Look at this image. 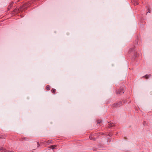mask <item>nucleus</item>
<instances>
[{"instance_id": "18", "label": "nucleus", "mask_w": 152, "mask_h": 152, "mask_svg": "<svg viewBox=\"0 0 152 152\" xmlns=\"http://www.w3.org/2000/svg\"><path fill=\"white\" fill-rule=\"evenodd\" d=\"M37 147H39L40 146V145L39 142H37Z\"/></svg>"}, {"instance_id": "22", "label": "nucleus", "mask_w": 152, "mask_h": 152, "mask_svg": "<svg viewBox=\"0 0 152 152\" xmlns=\"http://www.w3.org/2000/svg\"><path fill=\"white\" fill-rule=\"evenodd\" d=\"M20 0H18V2H19V1H20Z\"/></svg>"}, {"instance_id": "17", "label": "nucleus", "mask_w": 152, "mask_h": 152, "mask_svg": "<svg viewBox=\"0 0 152 152\" xmlns=\"http://www.w3.org/2000/svg\"><path fill=\"white\" fill-rule=\"evenodd\" d=\"M99 133H95L93 135H94V137L95 136H97V137L98 138L99 136Z\"/></svg>"}, {"instance_id": "20", "label": "nucleus", "mask_w": 152, "mask_h": 152, "mask_svg": "<svg viewBox=\"0 0 152 152\" xmlns=\"http://www.w3.org/2000/svg\"><path fill=\"white\" fill-rule=\"evenodd\" d=\"M5 152H13V151H9L8 150H7Z\"/></svg>"}, {"instance_id": "12", "label": "nucleus", "mask_w": 152, "mask_h": 152, "mask_svg": "<svg viewBox=\"0 0 152 152\" xmlns=\"http://www.w3.org/2000/svg\"><path fill=\"white\" fill-rule=\"evenodd\" d=\"M97 123L99 124H100L102 123V120L100 119H98L96 121Z\"/></svg>"}, {"instance_id": "15", "label": "nucleus", "mask_w": 152, "mask_h": 152, "mask_svg": "<svg viewBox=\"0 0 152 152\" xmlns=\"http://www.w3.org/2000/svg\"><path fill=\"white\" fill-rule=\"evenodd\" d=\"M56 145H52L50 146L49 148H51L53 149L54 148H55V147H56Z\"/></svg>"}, {"instance_id": "16", "label": "nucleus", "mask_w": 152, "mask_h": 152, "mask_svg": "<svg viewBox=\"0 0 152 152\" xmlns=\"http://www.w3.org/2000/svg\"><path fill=\"white\" fill-rule=\"evenodd\" d=\"M56 90L54 88H52L51 90L53 94H55L56 92Z\"/></svg>"}, {"instance_id": "21", "label": "nucleus", "mask_w": 152, "mask_h": 152, "mask_svg": "<svg viewBox=\"0 0 152 152\" xmlns=\"http://www.w3.org/2000/svg\"><path fill=\"white\" fill-rule=\"evenodd\" d=\"M132 50V49H130V50Z\"/></svg>"}, {"instance_id": "19", "label": "nucleus", "mask_w": 152, "mask_h": 152, "mask_svg": "<svg viewBox=\"0 0 152 152\" xmlns=\"http://www.w3.org/2000/svg\"><path fill=\"white\" fill-rule=\"evenodd\" d=\"M150 12H151V10L150 9H148V12H147L146 13V14L148 13V12H149V13H150Z\"/></svg>"}, {"instance_id": "5", "label": "nucleus", "mask_w": 152, "mask_h": 152, "mask_svg": "<svg viewBox=\"0 0 152 152\" xmlns=\"http://www.w3.org/2000/svg\"><path fill=\"white\" fill-rule=\"evenodd\" d=\"M14 4V2L12 1L11 2V3H10L9 5L8 6L7 8V10H9L11 8V7L13 6V4Z\"/></svg>"}, {"instance_id": "1", "label": "nucleus", "mask_w": 152, "mask_h": 152, "mask_svg": "<svg viewBox=\"0 0 152 152\" xmlns=\"http://www.w3.org/2000/svg\"><path fill=\"white\" fill-rule=\"evenodd\" d=\"M122 105V102L121 101H119L113 104L112 107L113 108H115L120 107Z\"/></svg>"}, {"instance_id": "4", "label": "nucleus", "mask_w": 152, "mask_h": 152, "mask_svg": "<svg viewBox=\"0 0 152 152\" xmlns=\"http://www.w3.org/2000/svg\"><path fill=\"white\" fill-rule=\"evenodd\" d=\"M20 140L21 141H28L29 139L27 137H22L20 139Z\"/></svg>"}, {"instance_id": "6", "label": "nucleus", "mask_w": 152, "mask_h": 152, "mask_svg": "<svg viewBox=\"0 0 152 152\" xmlns=\"http://www.w3.org/2000/svg\"><path fill=\"white\" fill-rule=\"evenodd\" d=\"M89 139L90 140H95L97 137H95L93 135H90L89 137Z\"/></svg>"}, {"instance_id": "11", "label": "nucleus", "mask_w": 152, "mask_h": 152, "mask_svg": "<svg viewBox=\"0 0 152 152\" xmlns=\"http://www.w3.org/2000/svg\"><path fill=\"white\" fill-rule=\"evenodd\" d=\"M151 76V75H146L145 76L143 77H145L146 79H148V78Z\"/></svg>"}, {"instance_id": "10", "label": "nucleus", "mask_w": 152, "mask_h": 152, "mask_svg": "<svg viewBox=\"0 0 152 152\" xmlns=\"http://www.w3.org/2000/svg\"><path fill=\"white\" fill-rule=\"evenodd\" d=\"M114 125V124L113 123H108V127L110 128L111 127L113 126Z\"/></svg>"}, {"instance_id": "13", "label": "nucleus", "mask_w": 152, "mask_h": 152, "mask_svg": "<svg viewBox=\"0 0 152 152\" xmlns=\"http://www.w3.org/2000/svg\"><path fill=\"white\" fill-rule=\"evenodd\" d=\"M50 86L49 85H47L46 86V89L47 90H48V91L49 90H50Z\"/></svg>"}, {"instance_id": "7", "label": "nucleus", "mask_w": 152, "mask_h": 152, "mask_svg": "<svg viewBox=\"0 0 152 152\" xmlns=\"http://www.w3.org/2000/svg\"><path fill=\"white\" fill-rule=\"evenodd\" d=\"M6 137L7 136L5 134H0V138L1 139H5Z\"/></svg>"}, {"instance_id": "2", "label": "nucleus", "mask_w": 152, "mask_h": 152, "mask_svg": "<svg viewBox=\"0 0 152 152\" xmlns=\"http://www.w3.org/2000/svg\"><path fill=\"white\" fill-rule=\"evenodd\" d=\"M124 88L122 87H121L119 89L117 90L116 91V94H121L124 93Z\"/></svg>"}, {"instance_id": "3", "label": "nucleus", "mask_w": 152, "mask_h": 152, "mask_svg": "<svg viewBox=\"0 0 152 152\" xmlns=\"http://www.w3.org/2000/svg\"><path fill=\"white\" fill-rule=\"evenodd\" d=\"M23 7H20L19 9H15L12 12V14L13 13H17L19 12H20L21 10L23 9Z\"/></svg>"}, {"instance_id": "14", "label": "nucleus", "mask_w": 152, "mask_h": 152, "mask_svg": "<svg viewBox=\"0 0 152 152\" xmlns=\"http://www.w3.org/2000/svg\"><path fill=\"white\" fill-rule=\"evenodd\" d=\"M53 141L52 140H48L46 142L48 143V144H50L53 143Z\"/></svg>"}, {"instance_id": "9", "label": "nucleus", "mask_w": 152, "mask_h": 152, "mask_svg": "<svg viewBox=\"0 0 152 152\" xmlns=\"http://www.w3.org/2000/svg\"><path fill=\"white\" fill-rule=\"evenodd\" d=\"M7 150L2 147H0V151L1 152H5Z\"/></svg>"}, {"instance_id": "8", "label": "nucleus", "mask_w": 152, "mask_h": 152, "mask_svg": "<svg viewBox=\"0 0 152 152\" xmlns=\"http://www.w3.org/2000/svg\"><path fill=\"white\" fill-rule=\"evenodd\" d=\"M132 2L134 5H137L138 4V0H133Z\"/></svg>"}]
</instances>
